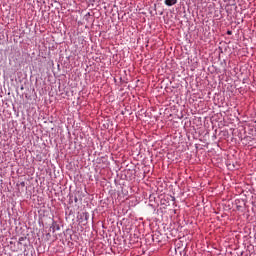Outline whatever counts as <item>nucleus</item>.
I'll return each mask as SVG.
<instances>
[{
    "label": "nucleus",
    "mask_w": 256,
    "mask_h": 256,
    "mask_svg": "<svg viewBox=\"0 0 256 256\" xmlns=\"http://www.w3.org/2000/svg\"><path fill=\"white\" fill-rule=\"evenodd\" d=\"M25 239H27V237L21 236V237L18 239V243H19L20 245H23V241H25Z\"/></svg>",
    "instance_id": "nucleus-5"
},
{
    "label": "nucleus",
    "mask_w": 256,
    "mask_h": 256,
    "mask_svg": "<svg viewBox=\"0 0 256 256\" xmlns=\"http://www.w3.org/2000/svg\"><path fill=\"white\" fill-rule=\"evenodd\" d=\"M51 229H52L53 233H55V231H59V229H61V227L59 226V224H57V222H55V220H52Z\"/></svg>",
    "instance_id": "nucleus-2"
},
{
    "label": "nucleus",
    "mask_w": 256,
    "mask_h": 256,
    "mask_svg": "<svg viewBox=\"0 0 256 256\" xmlns=\"http://www.w3.org/2000/svg\"><path fill=\"white\" fill-rule=\"evenodd\" d=\"M79 199L77 198V196L74 197V202L78 203Z\"/></svg>",
    "instance_id": "nucleus-7"
},
{
    "label": "nucleus",
    "mask_w": 256,
    "mask_h": 256,
    "mask_svg": "<svg viewBox=\"0 0 256 256\" xmlns=\"http://www.w3.org/2000/svg\"><path fill=\"white\" fill-rule=\"evenodd\" d=\"M84 21H86V23H91V12L84 15Z\"/></svg>",
    "instance_id": "nucleus-4"
},
{
    "label": "nucleus",
    "mask_w": 256,
    "mask_h": 256,
    "mask_svg": "<svg viewBox=\"0 0 256 256\" xmlns=\"http://www.w3.org/2000/svg\"><path fill=\"white\" fill-rule=\"evenodd\" d=\"M80 220L81 223H83V221L87 223L89 221V212H83L82 214H80Z\"/></svg>",
    "instance_id": "nucleus-1"
},
{
    "label": "nucleus",
    "mask_w": 256,
    "mask_h": 256,
    "mask_svg": "<svg viewBox=\"0 0 256 256\" xmlns=\"http://www.w3.org/2000/svg\"><path fill=\"white\" fill-rule=\"evenodd\" d=\"M172 201L175 202V196H171Z\"/></svg>",
    "instance_id": "nucleus-8"
},
{
    "label": "nucleus",
    "mask_w": 256,
    "mask_h": 256,
    "mask_svg": "<svg viewBox=\"0 0 256 256\" xmlns=\"http://www.w3.org/2000/svg\"><path fill=\"white\" fill-rule=\"evenodd\" d=\"M227 35H233V31H231V30H227Z\"/></svg>",
    "instance_id": "nucleus-6"
},
{
    "label": "nucleus",
    "mask_w": 256,
    "mask_h": 256,
    "mask_svg": "<svg viewBox=\"0 0 256 256\" xmlns=\"http://www.w3.org/2000/svg\"><path fill=\"white\" fill-rule=\"evenodd\" d=\"M164 4H165L167 7H173V5H177V0H165V1H164Z\"/></svg>",
    "instance_id": "nucleus-3"
}]
</instances>
